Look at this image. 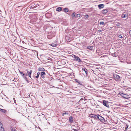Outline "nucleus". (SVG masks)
<instances>
[{"label":"nucleus","mask_w":131,"mask_h":131,"mask_svg":"<svg viewBox=\"0 0 131 131\" xmlns=\"http://www.w3.org/2000/svg\"><path fill=\"white\" fill-rule=\"evenodd\" d=\"M119 94L123 98L126 99H128L130 97L131 95H128L127 94H124L122 93H119Z\"/></svg>","instance_id":"1"},{"label":"nucleus","mask_w":131,"mask_h":131,"mask_svg":"<svg viewBox=\"0 0 131 131\" xmlns=\"http://www.w3.org/2000/svg\"><path fill=\"white\" fill-rule=\"evenodd\" d=\"M98 116L97 119H99V120H100L102 122L105 124V123L106 122V120L105 119L99 115H98Z\"/></svg>","instance_id":"2"},{"label":"nucleus","mask_w":131,"mask_h":131,"mask_svg":"<svg viewBox=\"0 0 131 131\" xmlns=\"http://www.w3.org/2000/svg\"><path fill=\"white\" fill-rule=\"evenodd\" d=\"M82 71L83 72V73L84 74V73H85L86 76H87L88 75V71L87 70L86 68H83L82 69Z\"/></svg>","instance_id":"3"},{"label":"nucleus","mask_w":131,"mask_h":131,"mask_svg":"<svg viewBox=\"0 0 131 131\" xmlns=\"http://www.w3.org/2000/svg\"><path fill=\"white\" fill-rule=\"evenodd\" d=\"M115 80L119 82L121 81V78L119 75L115 74Z\"/></svg>","instance_id":"4"},{"label":"nucleus","mask_w":131,"mask_h":131,"mask_svg":"<svg viewBox=\"0 0 131 131\" xmlns=\"http://www.w3.org/2000/svg\"><path fill=\"white\" fill-rule=\"evenodd\" d=\"M98 114L96 115L95 114H92L90 115V116L92 118H95L96 119H97L98 116Z\"/></svg>","instance_id":"5"},{"label":"nucleus","mask_w":131,"mask_h":131,"mask_svg":"<svg viewBox=\"0 0 131 131\" xmlns=\"http://www.w3.org/2000/svg\"><path fill=\"white\" fill-rule=\"evenodd\" d=\"M122 35H123V33L122 32H118V33L117 34V36L116 37H118L119 38H122Z\"/></svg>","instance_id":"6"},{"label":"nucleus","mask_w":131,"mask_h":131,"mask_svg":"<svg viewBox=\"0 0 131 131\" xmlns=\"http://www.w3.org/2000/svg\"><path fill=\"white\" fill-rule=\"evenodd\" d=\"M103 104L107 107H108L109 106V105L107 104V102L105 100H103Z\"/></svg>","instance_id":"7"},{"label":"nucleus","mask_w":131,"mask_h":131,"mask_svg":"<svg viewBox=\"0 0 131 131\" xmlns=\"http://www.w3.org/2000/svg\"><path fill=\"white\" fill-rule=\"evenodd\" d=\"M38 4H34L32 6H31L30 7V8L31 9H33L36 8L38 6Z\"/></svg>","instance_id":"8"},{"label":"nucleus","mask_w":131,"mask_h":131,"mask_svg":"<svg viewBox=\"0 0 131 131\" xmlns=\"http://www.w3.org/2000/svg\"><path fill=\"white\" fill-rule=\"evenodd\" d=\"M40 74L41 77L42 78L44 79L45 78V76L46 75V73L45 72H41L40 73Z\"/></svg>","instance_id":"9"},{"label":"nucleus","mask_w":131,"mask_h":131,"mask_svg":"<svg viewBox=\"0 0 131 131\" xmlns=\"http://www.w3.org/2000/svg\"><path fill=\"white\" fill-rule=\"evenodd\" d=\"M104 6V4H100L98 5V7L100 9H101V8H103Z\"/></svg>","instance_id":"10"},{"label":"nucleus","mask_w":131,"mask_h":131,"mask_svg":"<svg viewBox=\"0 0 131 131\" xmlns=\"http://www.w3.org/2000/svg\"><path fill=\"white\" fill-rule=\"evenodd\" d=\"M116 125V126L115 125V129H119V127H120V125L118 123H115V125Z\"/></svg>","instance_id":"11"},{"label":"nucleus","mask_w":131,"mask_h":131,"mask_svg":"<svg viewBox=\"0 0 131 131\" xmlns=\"http://www.w3.org/2000/svg\"><path fill=\"white\" fill-rule=\"evenodd\" d=\"M38 70L39 71L42 72H44L45 70V69L42 67H39L38 68Z\"/></svg>","instance_id":"12"},{"label":"nucleus","mask_w":131,"mask_h":131,"mask_svg":"<svg viewBox=\"0 0 131 131\" xmlns=\"http://www.w3.org/2000/svg\"><path fill=\"white\" fill-rule=\"evenodd\" d=\"M69 121L70 123H72L73 122V117L72 116H70L69 117Z\"/></svg>","instance_id":"13"},{"label":"nucleus","mask_w":131,"mask_h":131,"mask_svg":"<svg viewBox=\"0 0 131 131\" xmlns=\"http://www.w3.org/2000/svg\"><path fill=\"white\" fill-rule=\"evenodd\" d=\"M76 61H78L79 62H82V61L81 60V59L79 58L78 56L77 57L75 60Z\"/></svg>","instance_id":"14"},{"label":"nucleus","mask_w":131,"mask_h":131,"mask_svg":"<svg viewBox=\"0 0 131 131\" xmlns=\"http://www.w3.org/2000/svg\"><path fill=\"white\" fill-rule=\"evenodd\" d=\"M27 72L28 74L29 75V77L30 78H31V74L32 72V70H30L29 71L27 70Z\"/></svg>","instance_id":"15"},{"label":"nucleus","mask_w":131,"mask_h":131,"mask_svg":"<svg viewBox=\"0 0 131 131\" xmlns=\"http://www.w3.org/2000/svg\"><path fill=\"white\" fill-rule=\"evenodd\" d=\"M121 17L122 18H123L127 17H128V15L125 14H123L122 15Z\"/></svg>","instance_id":"16"},{"label":"nucleus","mask_w":131,"mask_h":131,"mask_svg":"<svg viewBox=\"0 0 131 131\" xmlns=\"http://www.w3.org/2000/svg\"><path fill=\"white\" fill-rule=\"evenodd\" d=\"M62 10V8L61 7H58L56 8V11L58 12H60Z\"/></svg>","instance_id":"17"},{"label":"nucleus","mask_w":131,"mask_h":131,"mask_svg":"<svg viewBox=\"0 0 131 131\" xmlns=\"http://www.w3.org/2000/svg\"><path fill=\"white\" fill-rule=\"evenodd\" d=\"M108 12L107 9H104L102 11V13L103 14H106Z\"/></svg>","instance_id":"18"},{"label":"nucleus","mask_w":131,"mask_h":131,"mask_svg":"<svg viewBox=\"0 0 131 131\" xmlns=\"http://www.w3.org/2000/svg\"><path fill=\"white\" fill-rule=\"evenodd\" d=\"M63 11L65 12H68L69 10L68 8H64Z\"/></svg>","instance_id":"19"},{"label":"nucleus","mask_w":131,"mask_h":131,"mask_svg":"<svg viewBox=\"0 0 131 131\" xmlns=\"http://www.w3.org/2000/svg\"><path fill=\"white\" fill-rule=\"evenodd\" d=\"M57 45V44H56L54 43H52L51 44V46L53 47H56Z\"/></svg>","instance_id":"20"},{"label":"nucleus","mask_w":131,"mask_h":131,"mask_svg":"<svg viewBox=\"0 0 131 131\" xmlns=\"http://www.w3.org/2000/svg\"><path fill=\"white\" fill-rule=\"evenodd\" d=\"M10 129L12 131H16V130L15 128H14L12 127H10Z\"/></svg>","instance_id":"21"},{"label":"nucleus","mask_w":131,"mask_h":131,"mask_svg":"<svg viewBox=\"0 0 131 131\" xmlns=\"http://www.w3.org/2000/svg\"><path fill=\"white\" fill-rule=\"evenodd\" d=\"M0 111H1L2 112L5 113L6 112V111L5 110L3 109H2L0 108Z\"/></svg>","instance_id":"22"},{"label":"nucleus","mask_w":131,"mask_h":131,"mask_svg":"<svg viewBox=\"0 0 131 131\" xmlns=\"http://www.w3.org/2000/svg\"><path fill=\"white\" fill-rule=\"evenodd\" d=\"M40 72H38L37 73V76H36V77H35L36 78H38L39 77V75H40Z\"/></svg>","instance_id":"23"},{"label":"nucleus","mask_w":131,"mask_h":131,"mask_svg":"<svg viewBox=\"0 0 131 131\" xmlns=\"http://www.w3.org/2000/svg\"><path fill=\"white\" fill-rule=\"evenodd\" d=\"M0 131H4V128L3 127H0Z\"/></svg>","instance_id":"24"},{"label":"nucleus","mask_w":131,"mask_h":131,"mask_svg":"<svg viewBox=\"0 0 131 131\" xmlns=\"http://www.w3.org/2000/svg\"><path fill=\"white\" fill-rule=\"evenodd\" d=\"M75 15V12H74L71 15L72 17L73 18L74 17Z\"/></svg>","instance_id":"25"},{"label":"nucleus","mask_w":131,"mask_h":131,"mask_svg":"<svg viewBox=\"0 0 131 131\" xmlns=\"http://www.w3.org/2000/svg\"><path fill=\"white\" fill-rule=\"evenodd\" d=\"M88 49L90 50H92L93 49V47L91 46H89L88 47Z\"/></svg>","instance_id":"26"},{"label":"nucleus","mask_w":131,"mask_h":131,"mask_svg":"<svg viewBox=\"0 0 131 131\" xmlns=\"http://www.w3.org/2000/svg\"><path fill=\"white\" fill-rule=\"evenodd\" d=\"M73 57L72 56V57H73V58L75 60V59H76V58L78 57V56L74 55H73Z\"/></svg>","instance_id":"27"},{"label":"nucleus","mask_w":131,"mask_h":131,"mask_svg":"<svg viewBox=\"0 0 131 131\" xmlns=\"http://www.w3.org/2000/svg\"><path fill=\"white\" fill-rule=\"evenodd\" d=\"M75 80H76V82H77L79 84H81V82L80 81H79L77 79H75Z\"/></svg>","instance_id":"28"},{"label":"nucleus","mask_w":131,"mask_h":131,"mask_svg":"<svg viewBox=\"0 0 131 131\" xmlns=\"http://www.w3.org/2000/svg\"><path fill=\"white\" fill-rule=\"evenodd\" d=\"M126 127H125V130H126L127 129V128L128 127V125L126 124Z\"/></svg>","instance_id":"29"},{"label":"nucleus","mask_w":131,"mask_h":131,"mask_svg":"<svg viewBox=\"0 0 131 131\" xmlns=\"http://www.w3.org/2000/svg\"><path fill=\"white\" fill-rule=\"evenodd\" d=\"M100 25H104V21H100Z\"/></svg>","instance_id":"30"},{"label":"nucleus","mask_w":131,"mask_h":131,"mask_svg":"<svg viewBox=\"0 0 131 131\" xmlns=\"http://www.w3.org/2000/svg\"><path fill=\"white\" fill-rule=\"evenodd\" d=\"M121 24L120 23H117L116 24V25L117 26V27H119L120 26V25Z\"/></svg>","instance_id":"31"},{"label":"nucleus","mask_w":131,"mask_h":131,"mask_svg":"<svg viewBox=\"0 0 131 131\" xmlns=\"http://www.w3.org/2000/svg\"><path fill=\"white\" fill-rule=\"evenodd\" d=\"M80 14H77L75 16L77 17H80Z\"/></svg>","instance_id":"32"},{"label":"nucleus","mask_w":131,"mask_h":131,"mask_svg":"<svg viewBox=\"0 0 131 131\" xmlns=\"http://www.w3.org/2000/svg\"><path fill=\"white\" fill-rule=\"evenodd\" d=\"M89 17V15H85V19H87Z\"/></svg>","instance_id":"33"},{"label":"nucleus","mask_w":131,"mask_h":131,"mask_svg":"<svg viewBox=\"0 0 131 131\" xmlns=\"http://www.w3.org/2000/svg\"><path fill=\"white\" fill-rule=\"evenodd\" d=\"M66 114L68 115V113H66V112H65V113H63V114H62V116H63L64 115H66Z\"/></svg>","instance_id":"34"},{"label":"nucleus","mask_w":131,"mask_h":131,"mask_svg":"<svg viewBox=\"0 0 131 131\" xmlns=\"http://www.w3.org/2000/svg\"><path fill=\"white\" fill-rule=\"evenodd\" d=\"M3 126V125L0 122V127H2Z\"/></svg>","instance_id":"35"},{"label":"nucleus","mask_w":131,"mask_h":131,"mask_svg":"<svg viewBox=\"0 0 131 131\" xmlns=\"http://www.w3.org/2000/svg\"><path fill=\"white\" fill-rule=\"evenodd\" d=\"M98 31L99 32H101L102 31V30H101V29H99V30H98Z\"/></svg>","instance_id":"36"},{"label":"nucleus","mask_w":131,"mask_h":131,"mask_svg":"<svg viewBox=\"0 0 131 131\" xmlns=\"http://www.w3.org/2000/svg\"><path fill=\"white\" fill-rule=\"evenodd\" d=\"M22 74V76H23V77H24L25 75V74H24V73H23Z\"/></svg>","instance_id":"37"},{"label":"nucleus","mask_w":131,"mask_h":131,"mask_svg":"<svg viewBox=\"0 0 131 131\" xmlns=\"http://www.w3.org/2000/svg\"><path fill=\"white\" fill-rule=\"evenodd\" d=\"M25 79H26V80L27 81H28V80H27V78H26V77H25Z\"/></svg>","instance_id":"38"},{"label":"nucleus","mask_w":131,"mask_h":131,"mask_svg":"<svg viewBox=\"0 0 131 131\" xmlns=\"http://www.w3.org/2000/svg\"><path fill=\"white\" fill-rule=\"evenodd\" d=\"M19 72L21 74H23V72H21V71H19Z\"/></svg>","instance_id":"39"},{"label":"nucleus","mask_w":131,"mask_h":131,"mask_svg":"<svg viewBox=\"0 0 131 131\" xmlns=\"http://www.w3.org/2000/svg\"><path fill=\"white\" fill-rule=\"evenodd\" d=\"M74 131H77L78 130L76 129H73Z\"/></svg>","instance_id":"40"},{"label":"nucleus","mask_w":131,"mask_h":131,"mask_svg":"<svg viewBox=\"0 0 131 131\" xmlns=\"http://www.w3.org/2000/svg\"><path fill=\"white\" fill-rule=\"evenodd\" d=\"M25 75H26V76H27V74H26Z\"/></svg>","instance_id":"41"},{"label":"nucleus","mask_w":131,"mask_h":131,"mask_svg":"<svg viewBox=\"0 0 131 131\" xmlns=\"http://www.w3.org/2000/svg\"><path fill=\"white\" fill-rule=\"evenodd\" d=\"M114 54V56L115 55V53L114 54Z\"/></svg>","instance_id":"42"}]
</instances>
